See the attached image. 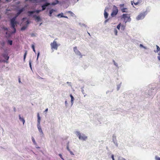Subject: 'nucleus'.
I'll return each instance as SVG.
<instances>
[{
  "label": "nucleus",
  "instance_id": "14",
  "mask_svg": "<svg viewBox=\"0 0 160 160\" xmlns=\"http://www.w3.org/2000/svg\"><path fill=\"white\" fill-rule=\"evenodd\" d=\"M25 10L24 8H23L19 10L18 12V13H19V14H21L23 11Z\"/></svg>",
  "mask_w": 160,
  "mask_h": 160
},
{
  "label": "nucleus",
  "instance_id": "10",
  "mask_svg": "<svg viewBox=\"0 0 160 160\" xmlns=\"http://www.w3.org/2000/svg\"><path fill=\"white\" fill-rule=\"evenodd\" d=\"M50 5V3H46L42 5V9L41 10L42 11H43L45 10L46 9V7Z\"/></svg>",
  "mask_w": 160,
  "mask_h": 160
},
{
  "label": "nucleus",
  "instance_id": "4",
  "mask_svg": "<svg viewBox=\"0 0 160 160\" xmlns=\"http://www.w3.org/2000/svg\"><path fill=\"white\" fill-rule=\"evenodd\" d=\"M147 13L146 12H141L136 17V19L137 20H139L143 19Z\"/></svg>",
  "mask_w": 160,
  "mask_h": 160
},
{
  "label": "nucleus",
  "instance_id": "27",
  "mask_svg": "<svg viewBox=\"0 0 160 160\" xmlns=\"http://www.w3.org/2000/svg\"><path fill=\"white\" fill-rule=\"evenodd\" d=\"M158 58L160 61V51L158 53Z\"/></svg>",
  "mask_w": 160,
  "mask_h": 160
},
{
  "label": "nucleus",
  "instance_id": "17",
  "mask_svg": "<svg viewBox=\"0 0 160 160\" xmlns=\"http://www.w3.org/2000/svg\"><path fill=\"white\" fill-rule=\"evenodd\" d=\"M70 97L71 98V102L72 104L73 103V101L74 100V98L73 96L71 94L70 95Z\"/></svg>",
  "mask_w": 160,
  "mask_h": 160
},
{
  "label": "nucleus",
  "instance_id": "29",
  "mask_svg": "<svg viewBox=\"0 0 160 160\" xmlns=\"http://www.w3.org/2000/svg\"><path fill=\"white\" fill-rule=\"evenodd\" d=\"M8 43L10 45H12V41L11 40H8Z\"/></svg>",
  "mask_w": 160,
  "mask_h": 160
},
{
  "label": "nucleus",
  "instance_id": "16",
  "mask_svg": "<svg viewBox=\"0 0 160 160\" xmlns=\"http://www.w3.org/2000/svg\"><path fill=\"white\" fill-rule=\"evenodd\" d=\"M55 11V10H54V9H51V10H50V11H49V16L50 17H51L52 16V13L54 12Z\"/></svg>",
  "mask_w": 160,
  "mask_h": 160
},
{
  "label": "nucleus",
  "instance_id": "7",
  "mask_svg": "<svg viewBox=\"0 0 160 160\" xmlns=\"http://www.w3.org/2000/svg\"><path fill=\"white\" fill-rule=\"evenodd\" d=\"M76 133L78 137L80 139L85 140L87 139V137L86 136L84 135H82L79 132H77Z\"/></svg>",
  "mask_w": 160,
  "mask_h": 160
},
{
  "label": "nucleus",
  "instance_id": "24",
  "mask_svg": "<svg viewBox=\"0 0 160 160\" xmlns=\"http://www.w3.org/2000/svg\"><path fill=\"white\" fill-rule=\"evenodd\" d=\"M114 33L116 35H117L118 31H117V30L116 28H115L114 29Z\"/></svg>",
  "mask_w": 160,
  "mask_h": 160
},
{
  "label": "nucleus",
  "instance_id": "30",
  "mask_svg": "<svg viewBox=\"0 0 160 160\" xmlns=\"http://www.w3.org/2000/svg\"><path fill=\"white\" fill-rule=\"evenodd\" d=\"M68 13H69L72 16H73V15H74V14L71 11H68Z\"/></svg>",
  "mask_w": 160,
  "mask_h": 160
},
{
  "label": "nucleus",
  "instance_id": "25",
  "mask_svg": "<svg viewBox=\"0 0 160 160\" xmlns=\"http://www.w3.org/2000/svg\"><path fill=\"white\" fill-rule=\"evenodd\" d=\"M121 26V23H119V24L118 25L117 27V28L118 30L120 29V27Z\"/></svg>",
  "mask_w": 160,
  "mask_h": 160
},
{
  "label": "nucleus",
  "instance_id": "41",
  "mask_svg": "<svg viewBox=\"0 0 160 160\" xmlns=\"http://www.w3.org/2000/svg\"><path fill=\"white\" fill-rule=\"evenodd\" d=\"M156 160H160V158H156Z\"/></svg>",
  "mask_w": 160,
  "mask_h": 160
},
{
  "label": "nucleus",
  "instance_id": "5",
  "mask_svg": "<svg viewBox=\"0 0 160 160\" xmlns=\"http://www.w3.org/2000/svg\"><path fill=\"white\" fill-rule=\"evenodd\" d=\"M59 44H58L57 43V42L55 40L52 42L50 44L51 49H54L56 50H57L58 49V47L59 46Z\"/></svg>",
  "mask_w": 160,
  "mask_h": 160
},
{
  "label": "nucleus",
  "instance_id": "28",
  "mask_svg": "<svg viewBox=\"0 0 160 160\" xmlns=\"http://www.w3.org/2000/svg\"><path fill=\"white\" fill-rule=\"evenodd\" d=\"M156 47L157 48V52H158V51L160 50V48L159 47L158 45H156Z\"/></svg>",
  "mask_w": 160,
  "mask_h": 160
},
{
  "label": "nucleus",
  "instance_id": "9",
  "mask_svg": "<svg viewBox=\"0 0 160 160\" xmlns=\"http://www.w3.org/2000/svg\"><path fill=\"white\" fill-rule=\"evenodd\" d=\"M42 11L41 10H36V11H28V13L29 14L28 15V16H31V14H33L35 12H36L37 13H39L40 12Z\"/></svg>",
  "mask_w": 160,
  "mask_h": 160
},
{
  "label": "nucleus",
  "instance_id": "35",
  "mask_svg": "<svg viewBox=\"0 0 160 160\" xmlns=\"http://www.w3.org/2000/svg\"><path fill=\"white\" fill-rule=\"evenodd\" d=\"M111 157L112 160H115L114 158V155H112Z\"/></svg>",
  "mask_w": 160,
  "mask_h": 160
},
{
  "label": "nucleus",
  "instance_id": "8",
  "mask_svg": "<svg viewBox=\"0 0 160 160\" xmlns=\"http://www.w3.org/2000/svg\"><path fill=\"white\" fill-rule=\"evenodd\" d=\"M73 50L77 55L80 56L81 58L82 57V55L81 52L77 49V47H74Z\"/></svg>",
  "mask_w": 160,
  "mask_h": 160
},
{
  "label": "nucleus",
  "instance_id": "20",
  "mask_svg": "<svg viewBox=\"0 0 160 160\" xmlns=\"http://www.w3.org/2000/svg\"><path fill=\"white\" fill-rule=\"evenodd\" d=\"M40 118L39 116V113H38V121L39 123H40Z\"/></svg>",
  "mask_w": 160,
  "mask_h": 160
},
{
  "label": "nucleus",
  "instance_id": "15",
  "mask_svg": "<svg viewBox=\"0 0 160 160\" xmlns=\"http://www.w3.org/2000/svg\"><path fill=\"white\" fill-rule=\"evenodd\" d=\"M19 119L21 121H22L23 122V123L24 124V123H25V121L23 118H22L21 117L20 115H19Z\"/></svg>",
  "mask_w": 160,
  "mask_h": 160
},
{
  "label": "nucleus",
  "instance_id": "39",
  "mask_svg": "<svg viewBox=\"0 0 160 160\" xmlns=\"http://www.w3.org/2000/svg\"><path fill=\"white\" fill-rule=\"evenodd\" d=\"M26 22H27V25H28L29 23V22L28 20H27L26 21Z\"/></svg>",
  "mask_w": 160,
  "mask_h": 160
},
{
  "label": "nucleus",
  "instance_id": "31",
  "mask_svg": "<svg viewBox=\"0 0 160 160\" xmlns=\"http://www.w3.org/2000/svg\"><path fill=\"white\" fill-rule=\"evenodd\" d=\"M58 1H57L56 3L52 2V5H55L57 3H58Z\"/></svg>",
  "mask_w": 160,
  "mask_h": 160
},
{
  "label": "nucleus",
  "instance_id": "36",
  "mask_svg": "<svg viewBox=\"0 0 160 160\" xmlns=\"http://www.w3.org/2000/svg\"><path fill=\"white\" fill-rule=\"evenodd\" d=\"M32 49H33V48H35L34 45L33 44H32Z\"/></svg>",
  "mask_w": 160,
  "mask_h": 160
},
{
  "label": "nucleus",
  "instance_id": "51",
  "mask_svg": "<svg viewBox=\"0 0 160 160\" xmlns=\"http://www.w3.org/2000/svg\"><path fill=\"white\" fill-rule=\"evenodd\" d=\"M62 14L61 15H60L61 16H62ZM59 16H60V15Z\"/></svg>",
  "mask_w": 160,
  "mask_h": 160
},
{
  "label": "nucleus",
  "instance_id": "46",
  "mask_svg": "<svg viewBox=\"0 0 160 160\" xmlns=\"http://www.w3.org/2000/svg\"><path fill=\"white\" fill-rule=\"evenodd\" d=\"M39 52H38V57H37V59L38 58V56L39 55Z\"/></svg>",
  "mask_w": 160,
  "mask_h": 160
},
{
  "label": "nucleus",
  "instance_id": "52",
  "mask_svg": "<svg viewBox=\"0 0 160 160\" xmlns=\"http://www.w3.org/2000/svg\"><path fill=\"white\" fill-rule=\"evenodd\" d=\"M123 160H126L125 159L123 158Z\"/></svg>",
  "mask_w": 160,
  "mask_h": 160
},
{
  "label": "nucleus",
  "instance_id": "34",
  "mask_svg": "<svg viewBox=\"0 0 160 160\" xmlns=\"http://www.w3.org/2000/svg\"><path fill=\"white\" fill-rule=\"evenodd\" d=\"M47 0H40V2H46Z\"/></svg>",
  "mask_w": 160,
  "mask_h": 160
},
{
  "label": "nucleus",
  "instance_id": "6",
  "mask_svg": "<svg viewBox=\"0 0 160 160\" xmlns=\"http://www.w3.org/2000/svg\"><path fill=\"white\" fill-rule=\"evenodd\" d=\"M120 9L122 12H127L128 9L127 8L125 7V5L123 4H120L119 5Z\"/></svg>",
  "mask_w": 160,
  "mask_h": 160
},
{
  "label": "nucleus",
  "instance_id": "11",
  "mask_svg": "<svg viewBox=\"0 0 160 160\" xmlns=\"http://www.w3.org/2000/svg\"><path fill=\"white\" fill-rule=\"evenodd\" d=\"M33 17L35 19L36 21L37 22H38L40 21L41 19L39 16H36V15H33Z\"/></svg>",
  "mask_w": 160,
  "mask_h": 160
},
{
  "label": "nucleus",
  "instance_id": "47",
  "mask_svg": "<svg viewBox=\"0 0 160 160\" xmlns=\"http://www.w3.org/2000/svg\"><path fill=\"white\" fill-rule=\"evenodd\" d=\"M33 51L35 52H36V51H35V48H33Z\"/></svg>",
  "mask_w": 160,
  "mask_h": 160
},
{
  "label": "nucleus",
  "instance_id": "48",
  "mask_svg": "<svg viewBox=\"0 0 160 160\" xmlns=\"http://www.w3.org/2000/svg\"><path fill=\"white\" fill-rule=\"evenodd\" d=\"M26 18H22V20H24Z\"/></svg>",
  "mask_w": 160,
  "mask_h": 160
},
{
  "label": "nucleus",
  "instance_id": "53",
  "mask_svg": "<svg viewBox=\"0 0 160 160\" xmlns=\"http://www.w3.org/2000/svg\"><path fill=\"white\" fill-rule=\"evenodd\" d=\"M1 0H0V2L1 1Z\"/></svg>",
  "mask_w": 160,
  "mask_h": 160
},
{
  "label": "nucleus",
  "instance_id": "13",
  "mask_svg": "<svg viewBox=\"0 0 160 160\" xmlns=\"http://www.w3.org/2000/svg\"><path fill=\"white\" fill-rule=\"evenodd\" d=\"M108 13L106 12V10H105L104 11V16L105 18V19H107L108 18Z\"/></svg>",
  "mask_w": 160,
  "mask_h": 160
},
{
  "label": "nucleus",
  "instance_id": "1",
  "mask_svg": "<svg viewBox=\"0 0 160 160\" xmlns=\"http://www.w3.org/2000/svg\"><path fill=\"white\" fill-rule=\"evenodd\" d=\"M19 15L18 12L16 14L15 17H13L10 20V24L12 28L14 30V31L12 32V33H15L16 31V29L15 26L17 25V22L16 21L17 17Z\"/></svg>",
  "mask_w": 160,
  "mask_h": 160
},
{
  "label": "nucleus",
  "instance_id": "33",
  "mask_svg": "<svg viewBox=\"0 0 160 160\" xmlns=\"http://www.w3.org/2000/svg\"><path fill=\"white\" fill-rule=\"evenodd\" d=\"M3 29L7 31L8 30V29L7 28L3 27Z\"/></svg>",
  "mask_w": 160,
  "mask_h": 160
},
{
  "label": "nucleus",
  "instance_id": "26",
  "mask_svg": "<svg viewBox=\"0 0 160 160\" xmlns=\"http://www.w3.org/2000/svg\"><path fill=\"white\" fill-rule=\"evenodd\" d=\"M32 141L33 142V143L34 144H36V142H35V140L34 138L33 137H32Z\"/></svg>",
  "mask_w": 160,
  "mask_h": 160
},
{
  "label": "nucleus",
  "instance_id": "2",
  "mask_svg": "<svg viewBox=\"0 0 160 160\" xmlns=\"http://www.w3.org/2000/svg\"><path fill=\"white\" fill-rule=\"evenodd\" d=\"M122 18L124 19L125 23L131 20L130 15L128 14H123L122 15Z\"/></svg>",
  "mask_w": 160,
  "mask_h": 160
},
{
  "label": "nucleus",
  "instance_id": "12",
  "mask_svg": "<svg viewBox=\"0 0 160 160\" xmlns=\"http://www.w3.org/2000/svg\"><path fill=\"white\" fill-rule=\"evenodd\" d=\"M3 57L7 60H8L9 57L8 56V55L7 53L4 54L3 55Z\"/></svg>",
  "mask_w": 160,
  "mask_h": 160
},
{
  "label": "nucleus",
  "instance_id": "38",
  "mask_svg": "<svg viewBox=\"0 0 160 160\" xmlns=\"http://www.w3.org/2000/svg\"><path fill=\"white\" fill-rule=\"evenodd\" d=\"M59 156H60V158L62 159H63V158H62V155L61 154H59Z\"/></svg>",
  "mask_w": 160,
  "mask_h": 160
},
{
  "label": "nucleus",
  "instance_id": "23",
  "mask_svg": "<svg viewBox=\"0 0 160 160\" xmlns=\"http://www.w3.org/2000/svg\"><path fill=\"white\" fill-rule=\"evenodd\" d=\"M27 26H23L21 29V30L23 31L25 30L27 28Z\"/></svg>",
  "mask_w": 160,
  "mask_h": 160
},
{
  "label": "nucleus",
  "instance_id": "22",
  "mask_svg": "<svg viewBox=\"0 0 160 160\" xmlns=\"http://www.w3.org/2000/svg\"><path fill=\"white\" fill-rule=\"evenodd\" d=\"M27 54V51H26L25 52L24 55V58H23L24 61L25 60Z\"/></svg>",
  "mask_w": 160,
  "mask_h": 160
},
{
  "label": "nucleus",
  "instance_id": "43",
  "mask_svg": "<svg viewBox=\"0 0 160 160\" xmlns=\"http://www.w3.org/2000/svg\"><path fill=\"white\" fill-rule=\"evenodd\" d=\"M29 65H30V68H31V62H29Z\"/></svg>",
  "mask_w": 160,
  "mask_h": 160
},
{
  "label": "nucleus",
  "instance_id": "50",
  "mask_svg": "<svg viewBox=\"0 0 160 160\" xmlns=\"http://www.w3.org/2000/svg\"><path fill=\"white\" fill-rule=\"evenodd\" d=\"M88 33V34L90 36V34L89 33Z\"/></svg>",
  "mask_w": 160,
  "mask_h": 160
},
{
  "label": "nucleus",
  "instance_id": "40",
  "mask_svg": "<svg viewBox=\"0 0 160 160\" xmlns=\"http://www.w3.org/2000/svg\"><path fill=\"white\" fill-rule=\"evenodd\" d=\"M48 108H46V109H45V111H44V112H47L48 111Z\"/></svg>",
  "mask_w": 160,
  "mask_h": 160
},
{
  "label": "nucleus",
  "instance_id": "21",
  "mask_svg": "<svg viewBox=\"0 0 160 160\" xmlns=\"http://www.w3.org/2000/svg\"><path fill=\"white\" fill-rule=\"evenodd\" d=\"M121 28L122 30H124L125 28V27H126L125 25H121Z\"/></svg>",
  "mask_w": 160,
  "mask_h": 160
},
{
  "label": "nucleus",
  "instance_id": "19",
  "mask_svg": "<svg viewBox=\"0 0 160 160\" xmlns=\"http://www.w3.org/2000/svg\"><path fill=\"white\" fill-rule=\"evenodd\" d=\"M38 130L39 131V132L42 133V134L43 135V132H42V130L41 129V127H40V126H39L38 127Z\"/></svg>",
  "mask_w": 160,
  "mask_h": 160
},
{
  "label": "nucleus",
  "instance_id": "42",
  "mask_svg": "<svg viewBox=\"0 0 160 160\" xmlns=\"http://www.w3.org/2000/svg\"><path fill=\"white\" fill-rule=\"evenodd\" d=\"M140 46L141 47H142L144 48V47H143V45L142 44H140Z\"/></svg>",
  "mask_w": 160,
  "mask_h": 160
},
{
  "label": "nucleus",
  "instance_id": "37",
  "mask_svg": "<svg viewBox=\"0 0 160 160\" xmlns=\"http://www.w3.org/2000/svg\"><path fill=\"white\" fill-rule=\"evenodd\" d=\"M67 150L68 151H70V149L69 148V147L68 146H67Z\"/></svg>",
  "mask_w": 160,
  "mask_h": 160
},
{
  "label": "nucleus",
  "instance_id": "18",
  "mask_svg": "<svg viewBox=\"0 0 160 160\" xmlns=\"http://www.w3.org/2000/svg\"><path fill=\"white\" fill-rule=\"evenodd\" d=\"M62 14V16H61V17H62V18H68V17L67 16H63V13L62 12L61 13H60V14H59L58 15V16H59L60 15H61V14Z\"/></svg>",
  "mask_w": 160,
  "mask_h": 160
},
{
  "label": "nucleus",
  "instance_id": "44",
  "mask_svg": "<svg viewBox=\"0 0 160 160\" xmlns=\"http://www.w3.org/2000/svg\"><path fill=\"white\" fill-rule=\"evenodd\" d=\"M134 4L135 5H137L138 4V2L134 3Z\"/></svg>",
  "mask_w": 160,
  "mask_h": 160
},
{
  "label": "nucleus",
  "instance_id": "3",
  "mask_svg": "<svg viewBox=\"0 0 160 160\" xmlns=\"http://www.w3.org/2000/svg\"><path fill=\"white\" fill-rule=\"evenodd\" d=\"M118 11L117 7L115 5L113 7L112 12L111 13V16L113 17L116 16L118 12Z\"/></svg>",
  "mask_w": 160,
  "mask_h": 160
},
{
  "label": "nucleus",
  "instance_id": "32",
  "mask_svg": "<svg viewBox=\"0 0 160 160\" xmlns=\"http://www.w3.org/2000/svg\"><path fill=\"white\" fill-rule=\"evenodd\" d=\"M69 151L70 152V153L71 155H74L73 153V152L72 151H71L70 150V151Z\"/></svg>",
  "mask_w": 160,
  "mask_h": 160
},
{
  "label": "nucleus",
  "instance_id": "45",
  "mask_svg": "<svg viewBox=\"0 0 160 160\" xmlns=\"http://www.w3.org/2000/svg\"><path fill=\"white\" fill-rule=\"evenodd\" d=\"M19 82L20 83H21V81H20V78H19Z\"/></svg>",
  "mask_w": 160,
  "mask_h": 160
},
{
  "label": "nucleus",
  "instance_id": "49",
  "mask_svg": "<svg viewBox=\"0 0 160 160\" xmlns=\"http://www.w3.org/2000/svg\"><path fill=\"white\" fill-rule=\"evenodd\" d=\"M108 20V19H107L105 20V22H107Z\"/></svg>",
  "mask_w": 160,
  "mask_h": 160
}]
</instances>
